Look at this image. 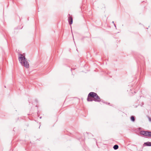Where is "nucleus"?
<instances>
[{
    "label": "nucleus",
    "instance_id": "obj_1",
    "mask_svg": "<svg viewBox=\"0 0 151 151\" xmlns=\"http://www.w3.org/2000/svg\"><path fill=\"white\" fill-rule=\"evenodd\" d=\"M87 100L88 101H94L96 102H99L101 101V100L96 93L91 92L88 95Z\"/></svg>",
    "mask_w": 151,
    "mask_h": 151
},
{
    "label": "nucleus",
    "instance_id": "obj_2",
    "mask_svg": "<svg viewBox=\"0 0 151 151\" xmlns=\"http://www.w3.org/2000/svg\"><path fill=\"white\" fill-rule=\"evenodd\" d=\"M19 60L22 65L25 67L28 68L29 67V65L27 59L25 58L24 56L22 54H19Z\"/></svg>",
    "mask_w": 151,
    "mask_h": 151
},
{
    "label": "nucleus",
    "instance_id": "obj_3",
    "mask_svg": "<svg viewBox=\"0 0 151 151\" xmlns=\"http://www.w3.org/2000/svg\"><path fill=\"white\" fill-rule=\"evenodd\" d=\"M148 132L142 131L140 132V134L141 135H142L145 136H148Z\"/></svg>",
    "mask_w": 151,
    "mask_h": 151
},
{
    "label": "nucleus",
    "instance_id": "obj_4",
    "mask_svg": "<svg viewBox=\"0 0 151 151\" xmlns=\"http://www.w3.org/2000/svg\"><path fill=\"white\" fill-rule=\"evenodd\" d=\"M69 16L68 17V22L69 23L70 25L71 24L73 23V20L72 17L70 16V14H69Z\"/></svg>",
    "mask_w": 151,
    "mask_h": 151
},
{
    "label": "nucleus",
    "instance_id": "obj_5",
    "mask_svg": "<svg viewBox=\"0 0 151 151\" xmlns=\"http://www.w3.org/2000/svg\"><path fill=\"white\" fill-rule=\"evenodd\" d=\"M143 145L144 146H151V142H145Z\"/></svg>",
    "mask_w": 151,
    "mask_h": 151
},
{
    "label": "nucleus",
    "instance_id": "obj_6",
    "mask_svg": "<svg viewBox=\"0 0 151 151\" xmlns=\"http://www.w3.org/2000/svg\"><path fill=\"white\" fill-rule=\"evenodd\" d=\"M131 120L133 122H134L135 121V117L134 116H132L130 117Z\"/></svg>",
    "mask_w": 151,
    "mask_h": 151
},
{
    "label": "nucleus",
    "instance_id": "obj_7",
    "mask_svg": "<svg viewBox=\"0 0 151 151\" xmlns=\"http://www.w3.org/2000/svg\"><path fill=\"white\" fill-rule=\"evenodd\" d=\"M113 148L114 150H116L118 148L119 146L117 145H116L114 146Z\"/></svg>",
    "mask_w": 151,
    "mask_h": 151
},
{
    "label": "nucleus",
    "instance_id": "obj_8",
    "mask_svg": "<svg viewBox=\"0 0 151 151\" xmlns=\"http://www.w3.org/2000/svg\"><path fill=\"white\" fill-rule=\"evenodd\" d=\"M148 136L151 137V132H148Z\"/></svg>",
    "mask_w": 151,
    "mask_h": 151
},
{
    "label": "nucleus",
    "instance_id": "obj_9",
    "mask_svg": "<svg viewBox=\"0 0 151 151\" xmlns=\"http://www.w3.org/2000/svg\"><path fill=\"white\" fill-rule=\"evenodd\" d=\"M147 118L148 119V120H149V121L150 122H151V118L149 116H147Z\"/></svg>",
    "mask_w": 151,
    "mask_h": 151
},
{
    "label": "nucleus",
    "instance_id": "obj_10",
    "mask_svg": "<svg viewBox=\"0 0 151 151\" xmlns=\"http://www.w3.org/2000/svg\"><path fill=\"white\" fill-rule=\"evenodd\" d=\"M101 102H103V103H106V104H106V103H105V102H103V101H102V100H101Z\"/></svg>",
    "mask_w": 151,
    "mask_h": 151
},
{
    "label": "nucleus",
    "instance_id": "obj_11",
    "mask_svg": "<svg viewBox=\"0 0 151 151\" xmlns=\"http://www.w3.org/2000/svg\"><path fill=\"white\" fill-rule=\"evenodd\" d=\"M114 26L116 27V26L114 24Z\"/></svg>",
    "mask_w": 151,
    "mask_h": 151
},
{
    "label": "nucleus",
    "instance_id": "obj_12",
    "mask_svg": "<svg viewBox=\"0 0 151 151\" xmlns=\"http://www.w3.org/2000/svg\"><path fill=\"white\" fill-rule=\"evenodd\" d=\"M40 119H41L42 118V116H40Z\"/></svg>",
    "mask_w": 151,
    "mask_h": 151
},
{
    "label": "nucleus",
    "instance_id": "obj_13",
    "mask_svg": "<svg viewBox=\"0 0 151 151\" xmlns=\"http://www.w3.org/2000/svg\"><path fill=\"white\" fill-rule=\"evenodd\" d=\"M112 23H113L114 24V21H113V22H112Z\"/></svg>",
    "mask_w": 151,
    "mask_h": 151
}]
</instances>
